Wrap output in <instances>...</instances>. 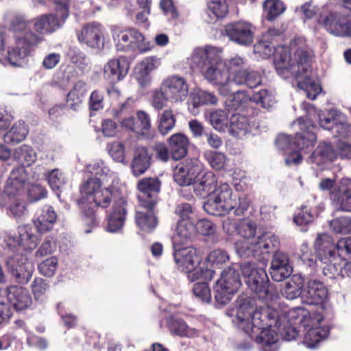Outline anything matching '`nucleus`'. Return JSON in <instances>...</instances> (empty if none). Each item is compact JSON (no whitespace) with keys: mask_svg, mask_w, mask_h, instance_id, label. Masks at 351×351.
Masks as SVG:
<instances>
[{"mask_svg":"<svg viewBox=\"0 0 351 351\" xmlns=\"http://www.w3.org/2000/svg\"><path fill=\"white\" fill-rule=\"evenodd\" d=\"M291 45L293 56L291 55L289 48L283 46L275 48L267 40L257 43L254 45V51L263 58L274 55L276 69L282 77H288L289 73L298 77L310 71L313 53L307 46L295 48V42L291 43Z\"/></svg>","mask_w":351,"mask_h":351,"instance_id":"obj_3","label":"nucleus"},{"mask_svg":"<svg viewBox=\"0 0 351 351\" xmlns=\"http://www.w3.org/2000/svg\"><path fill=\"white\" fill-rule=\"evenodd\" d=\"M330 329L328 326H314L308 329L304 336V343L308 348H314L327 338Z\"/></svg>","mask_w":351,"mask_h":351,"instance_id":"obj_38","label":"nucleus"},{"mask_svg":"<svg viewBox=\"0 0 351 351\" xmlns=\"http://www.w3.org/2000/svg\"><path fill=\"white\" fill-rule=\"evenodd\" d=\"M176 117L171 109L165 110L160 116L158 130L165 135L173 130L176 124Z\"/></svg>","mask_w":351,"mask_h":351,"instance_id":"obj_51","label":"nucleus"},{"mask_svg":"<svg viewBox=\"0 0 351 351\" xmlns=\"http://www.w3.org/2000/svg\"><path fill=\"white\" fill-rule=\"evenodd\" d=\"M241 285V280L234 269L229 267L224 269L213 287L216 301L221 304H227Z\"/></svg>","mask_w":351,"mask_h":351,"instance_id":"obj_12","label":"nucleus"},{"mask_svg":"<svg viewBox=\"0 0 351 351\" xmlns=\"http://www.w3.org/2000/svg\"><path fill=\"white\" fill-rule=\"evenodd\" d=\"M78 41L86 46L98 49L104 46V27L97 22H91L85 24L77 32Z\"/></svg>","mask_w":351,"mask_h":351,"instance_id":"obj_17","label":"nucleus"},{"mask_svg":"<svg viewBox=\"0 0 351 351\" xmlns=\"http://www.w3.org/2000/svg\"><path fill=\"white\" fill-rule=\"evenodd\" d=\"M296 123L300 125L301 132L295 135L293 140L285 134L278 135L276 140V145L281 149H295L285 158L286 165L288 166L300 164L302 160L300 152H304L305 149L313 147L317 139L313 131L315 125L311 120L308 118H299L293 123L294 125Z\"/></svg>","mask_w":351,"mask_h":351,"instance_id":"obj_8","label":"nucleus"},{"mask_svg":"<svg viewBox=\"0 0 351 351\" xmlns=\"http://www.w3.org/2000/svg\"><path fill=\"white\" fill-rule=\"evenodd\" d=\"M57 215L53 208L49 206H45L41 214L35 219L34 225L40 233H45L50 231L56 221Z\"/></svg>","mask_w":351,"mask_h":351,"instance_id":"obj_34","label":"nucleus"},{"mask_svg":"<svg viewBox=\"0 0 351 351\" xmlns=\"http://www.w3.org/2000/svg\"><path fill=\"white\" fill-rule=\"evenodd\" d=\"M233 195L230 185L221 182L204 204V208L210 215H224L228 213V207Z\"/></svg>","mask_w":351,"mask_h":351,"instance_id":"obj_14","label":"nucleus"},{"mask_svg":"<svg viewBox=\"0 0 351 351\" xmlns=\"http://www.w3.org/2000/svg\"><path fill=\"white\" fill-rule=\"evenodd\" d=\"M298 86L304 91L308 98L312 100L315 99L322 91L320 85L315 82L308 75H306L302 80H298Z\"/></svg>","mask_w":351,"mask_h":351,"instance_id":"obj_48","label":"nucleus"},{"mask_svg":"<svg viewBox=\"0 0 351 351\" xmlns=\"http://www.w3.org/2000/svg\"><path fill=\"white\" fill-rule=\"evenodd\" d=\"M136 126L138 128V134L145 138H152V134L150 132L151 119L149 115L143 110H138L136 113Z\"/></svg>","mask_w":351,"mask_h":351,"instance_id":"obj_47","label":"nucleus"},{"mask_svg":"<svg viewBox=\"0 0 351 351\" xmlns=\"http://www.w3.org/2000/svg\"><path fill=\"white\" fill-rule=\"evenodd\" d=\"M195 234L194 223L191 220H180L178 223L176 233L173 237V246L186 243Z\"/></svg>","mask_w":351,"mask_h":351,"instance_id":"obj_32","label":"nucleus"},{"mask_svg":"<svg viewBox=\"0 0 351 351\" xmlns=\"http://www.w3.org/2000/svg\"><path fill=\"white\" fill-rule=\"evenodd\" d=\"M169 144L173 160H180L186 155L189 139L184 134L181 133L174 134L169 138Z\"/></svg>","mask_w":351,"mask_h":351,"instance_id":"obj_33","label":"nucleus"},{"mask_svg":"<svg viewBox=\"0 0 351 351\" xmlns=\"http://www.w3.org/2000/svg\"><path fill=\"white\" fill-rule=\"evenodd\" d=\"M56 250V241L53 237H47L39 249L36 251L37 256H45L52 254Z\"/></svg>","mask_w":351,"mask_h":351,"instance_id":"obj_63","label":"nucleus"},{"mask_svg":"<svg viewBox=\"0 0 351 351\" xmlns=\"http://www.w3.org/2000/svg\"><path fill=\"white\" fill-rule=\"evenodd\" d=\"M252 98L254 101L260 103L265 108L272 107L276 102L274 97L271 94H269L268 91L265 89L254 93Z\"/></svg>","mask_w":351,"mask_h":351,"instance_id":"obj_57","label":"nucleus"},{"mask_svg":"<svg viewBox=\"0 0 351 351\" xmlns=\"http://www.w3.org/2000/svg\"><path fill=\"white\" fill-rule=\"evenodd\" d=\"M88 90L86 84L82 81L76 82L73 89L67 94L66 102L73 110H77Z\"/></svg>","mask_w":351,"mask_h":351,"instance_id":"obj_39","label":"nucleus"},{"mask_svg":"<svg viewBox=\"0 0 351 351\" xmlns=\"http://www.w3.org/2000/svg\"><path fill=\"white\" fill-rule=\"evenodd\" d=\"M286 10V6L280 0H265L263 3V10L267 20L274 21Z\"/></svg>","mask_w":351,"mask_h":351,"instance_id":"obj_43","label":"nucleus"},{"mask_svg":"<svg viewBox=\"0 0 351 351\" xmlns=\"http://www.w3.org/2000/svg\"><path fill=\"white\" fill-rule=\"evenodd\" d=\"M337 157V152L335 151L330 143H320L309 158V162L317 166L328 162H332Z\"/></svg>","mask_w":351,"mask_h":351,"instance_id":"obj_31","label":"nucleus"},{"mask_svg":"<svg viewBox=\"0 0 351 351\" xmlns=\"http://www.w3.org/2000/svg\"><path fill=\"white\" fill-rule=\"evenodd\" d=\"M167 98L173 101H182L189 94V86L184 78L178 75L168 77L162 84Z\"/></svg>","mask_w":351,"mask_h":351,"instance_id":"obj_20","label":"nucleus"},{"mask_svg":"<svg viewBox=\"0 0 351 351\" xmlns=\"http://www.w3.org/2000/svg\"><path fill=\"white\" fill-rule=\"evenodd\" d=\"M7 299L17 311L28 308L32 303L29 291L19 286H11L7 289Z\"/></svg>","mask_w":351,"mask_h":351,"instance_id":"obj_24","label":"nucleus"},{"mask_svg":"<svg viewBox=\"0 0 351 351\" xmlns=\"http://www.w3.org/2000/svg\"><path fill=\"white\" fill-rule=\"evenodd\" d=\"M230 132L238 138L245 136L250 130L247 118L240 114H233L230 120Z\"/></svg>","mask_w":351,"mask_h":351,"instance_id":"obj_42","label":"nucleus"},{"mask_svg":"<svg viewBox=\"0 0 351 351\" xmlns=\"http://www.w3.org/2000/svg\"><path fill=\"white\" fill-rule=\"evenodd\" d=\"M221 51L216 47L206 46L195 48L191 60L197 66L205 78L218 86L219 91L224 96L234 94V98L241 94L234 88V77L230 80L226 64L221 57Z\"/></svg>","mask_w":351,"mask_h":351,"instance_id":"obj_4","label":"nucleus"},{"mask_svg":"<svg viewBox=\"0 0 351 351\" xmlns=\"http://www.w3.org/2000/svg\"><path fill=\"white\" fill-rule=\"evenodd\" d=\"M122 184L115 174L108 176V178L101 180L89 179L81 187V198L79 204L94 202L102 208L108 207L111 201L119 199L121 195Z\"/></svg>","mask_w":351,"mask_h":351,"instance_id":"obj_7","label":"nucleus"},{"mask_svg":"<svg viewBox=\"0 0 351 351\" xmlns=\"http://www.w3.org/2000/svg\"><path fill=\"white\" fill-rule=\"evenodd\" d=\"M318 23L329 34L338 37H351V22L343 15L336 12L321 13Z\"/></svg>","mask_w":351,"mask_h":351,"instance_id":"obj_13","label":"nucleus"},{"mask_svg":"<svg viewBox=\"0 0 351 351\" xmlns=\"http://www.w3.org/2000/svg\"><path fill=\"white\" fill-rule=\"evenodd\" d=\"M231 315L234 324L265 351H278V333L287 337L275 319V309L258 304L255 298L239 297Z\"/></svg>","mask_w":351,"mask_h":351,"instance_id":"obj_1","label":"nucleus"},{"mask_svg":"<svg viewBox=\"0 0 351 351\" xmlns=\"http://www.w3.org/2000/svg\"><path fill=\"white\" fill-rule=\"evenodd\" d=\"M250 202L247 196H237L234 194L228 207V213L233 211L234 215H241L248 209Z\"/></svg>","mask_w":351,"mask_h":351,"instance_id":"obj_49","label":"nucleus"},{"mask_svg":"<svg viewBox=\"0 0 351 351\" xmlns=\"http://www.w3.org/2000/svg\"><path fill=\"white\" fill-rule=\"evenodd\" d=\"M173 253L175 262L182 271L188 274L190 281L197 279L210 280L213 276V271L209 269H204L199 264V257L196 249L192 247L178 248L176 246Z\"/></svg>","mask_w":351,"mask_h":351,"instance_id":"obj_9","label":"nucleus"},{"mask_svg":"<svg viewBox=\"0 0 351 351\" xmlns=\"http://www.w3.org/2000/svg\"><path fill=\"white\" fill-rule=\"evenodd\" d=\"M157 66V60L154 57H147L136 64L134 68V77L142 87L150 84V74Z\"/></svg>","mask_w":351,"mask_h":351,"instance_id":"obj_27","label":"nucleus"},{"mask_svg":"<svg viewBox=\"0 0 351 351\" xmlns=\"http://www.w3.org/2000/svg\"><path fill=\"white\" fill-rule=\"evenodd\" d=\"M10 210L16 218H20L27 213L26 204L21 198H16L10 206Z\"/></svg>","mask_w":351,"mask_h":351,"instance_id":"obj_64","label":"nucleus"},{"mask_svg":"<svg viewBox=\"0 0 351 351\" xmlns=\"http://www.w3.org/2000/svg\"><path fill=\"white\" fill-rule=\"evenodd\" d=\"M87 171L95 176H99V178H97L99 180H101L104 178L106 180L108 176L114 174L111 172L107 167L104 165L101 161L95 162L92 164H89L86 166Z\"/></svg>","mask_w":351,"mask_h":351,"instance_id":"obj_56","label":"nucleus"},{"mask_svg":"<svg viewBox=\"0 0 351 351\" xmlns=\"http://www.w3.org/2000/svg\"><path fill=\"white\" fill-rule=\"evenodd\" d=\"M332 132L335 137L351 140V124L346 122H335L332 128Z\"/></svg>","mask_w":351,"mask_h":351,"instance_id":"obj_58","label":"nucleus"},{"mask_svg":"<svg viewBox=\"0 0 351 351\" xmlns=\"http://www.w3.org/2000/svg\"><path fill=\"white\" fill-rule=\"evenodd\" d=\"M219 184L213 172H206L194 182V191L202 197H210Z\"/></svg>","mask_w":351,"mask_h":351,"instance_id":"obj_29","label":"nucleus"},{"mask_svg":"<svg viewBox=\"0 0 351 351\" xmlns=\"http://www.w3.org/2000/svg\"><path fill=\"white\" fill-rule=\"evenodd\" d=\"M152 210L147 209L146 211L137 210L136 213V223L142 231L150 232L157 226V219Z\"/></svg>","mask_w":351,"mask_h":351,"instance_id":"obj_36","label":"nucleus"},{"mask_svg":"<svg viewBox=\"0 0 351 351\" xmlns=\"http://www.w3.org/2000/svg\"><path fill=\"white\" fill-rule=\"evenodd\" d=\"M205 117L213 128L217 131H224L229 126L228 114L223 110L207 111Z\"/></svg>","mask_w":351,"mask_h":351,"instance_id":"obj_41","label":"nucleus"},{"mask_svg":"<svg viewBox=\"0 0 351 351\" xmlns=\"http://www.w3.org/2000/svg\"><path fill=\"white\" fill-rule=\"evenodd\" d=\"M278 239L270 232H264L250 242H237L235 247L241 257L267 254L278 245Z\"/></svg>","mask_w":351,"mask_h":351,"instance_id":"obj_11","label":"nucleus"},{"mask_svg":"<svg viewBox=\"0 0 351 351\" xmlns=\"http://www.w3.org/2000/svg\"><path fill=\"white\" fill-rule=\"evenodd\" d=\"M134 156L131 164L132 172L134 176L143 174L150 166L151 157L146 147L135 145Z\"/></svg>","mask_w":351,"mask_h":351,"instance_id":"obj_30","label":"nucleus"},{"mask_svg":"<svg viewBox=\"0 0 351 351\" xmlns=\"http://www.w3.org/2000/svg\"><path fill=\"white\" fill-rule=\"evenodd\" d=\"M107 151L114 160L123 162L125 158V147L122 143L113 141L107 145Z\"/></svg>","mask_w":351,"mask_h":351,"instance_id":"obj_54","label":"nucleus"},{"mask_svg":"<svg viewBox=\"0 0 351 351\" xmlns=\"http://www.w3.org/2000/svg\"><path fill=\"white\" fill-rule=\"evenodd\" d=\"M331 201L336 204L339 210L351 211V179L343 178L337 186L330 193Z\"/></svg>","mask_w":351,"mask_h":351,"instance_id":"obj_21","label":"nucleus"},{"mask_svg":"<svg viewBox=\"0 0 351 351\" xmlns=\"http://www.w3.org/2000/svg\"><path fill=\"white\" fill-rule=\"evenodd\" d=\"M194 295L205 302H209L211 300L210 288L206 282L195 283L193 288Z\"/></svg>","mask_w":351,"mask_h":351,"instance_id":"obj_59","label":"nucleus"},{"mask_svg":"<svg viewBox=\"0 0 351 351\" xmlns=\"http://www.w3.org/2000/svg\"><path fill=\"white\" fill-rule=\"evenodd\" d=\"M14 157L19 162L27 166L33 164L37 158L36 153L34 149L25 144L14 150Z\"/></svg>","mask_w":351,"mask_h":351,"instance_id":"obj_44","label":"nucleus"},{"mask_svg":"<svg viewBox=\"0 0 351 351\" xmlns=\"http://www.w3.org/2000/svg\"><path fill=\"white\" fill-rule=\"evenodd\" d=\"M303 310L301 308L291 309H275V319L278 321L282 330L287 335L286 340L291 341L298 336L294 326L300 323L304 317Z\"/></svg>","mask_w":351,"mask_h":351,"instance_id":"obj_15","label":"nucleus"},{"mask_svg":"<svg viewBox=\"0 0 351 351\" xmlns=\"http://www.w3.org/2000/svg\"><path fill=\"white\" fill-rule=\"evenodd\" d=\"M168 327L170 332L180 337H194L198 335V331L189 328L181 319L171 317L168 320Z\"/></svg>","mask_w":351,"mask_h":351,"instance_id":"obj_40","label":"nucleus"},{"mask_svg":"<svg viewBox=\"0 0 351 351\" xmlns=\"http://www.w3.org/2000/svg\"><path fill=\"white\" fill-rule=\"evenodd\" d=\"M303 293L309 304H318L326 298L328 291L322 282L311 279L307 282Z\"/></svg>","mask_w":351,"mask_h":351,"instance_id":"obj_28","label":"nucleus"},{"mask_svg":"<svg viewBox=\"0 0 351 351\" xmlns=\"http://www.w3.org/2000/svg\"><path fill=\"white\" fill-rule=\"evenodd\" d=\"M254 27L245 21H238L226 27V32L229 38L239 44L246 45L253 41Z\"/></svg>","mask_w":351,"mask_h":351,"instance_id":"obj_22","label":"nucleus"},{"mask_svg":"<svg viewBox=\"0 0 351 351\" xmlns=\"http://www.w3.org/2000/svg\"><path fill=\"white\" fill-rule=\"evenodd\" d=\"M239 267L245 283L253 292L258 294L260 299L268 302L275 298L276 294L269 285V279L263 268L250 262L241 263Z\"/></svg>","mask_w":351,"mask_h":351,"instance_id":"obj_10","label":"nucleus"},{"mask_svg":"<svg viewBox=\"0 0 351 351\" xmlns=\"http://www.w3.org/2000/svg\"><path fill=\"white\" fill-rule=\"evenodd\" d=\"M208 9L216 19L223 18L228 12V5L226 0H208Z\"/></svg>","mask_w":351,"mask_h":351,"instance_id":"obj_55","label":"nucleus"},{"mask_svg":"<svg viewBox=\"0 0 351 351\" xmlns=\"http://www.w3.org/2000/svg\"><path fill=\"white\" fill-rule=\"evenodd\" d=\"M29 183L28 171L23 166L18 167L10 172L4 192L9 197L21 195Z\"/></svg>","mask_w":351,"mask_h":351,"instance_id":"obj_18","label":"nucleus"},{"mask_svg":"<svg viewBox=\"0 0 351 351\" xmlns=\"http://www.w3.org/2000/svg\"><path fill=\"white\" fill-rule=\"evenodd\" d=\"M302 280L300 278L289 279L281 290L282 294L288 300H294L302 293Z\"/></svg>","mask_w":351,"mask_h":351,"instance_id":"obj_45","label":"nucleus"},{"mask_svg":"<svg viewBox=\"0 0 351 351\" xmlns=\"http://www.w3.org/2000/svg\"><path fill=\"white\" fill-rule=\"evenodd\" d=\"M2 239L7 252L8 268L19 283L28 282L32 278L34 267L32 263L27 261L23 251L35 249L38 243V238L33 233L31 228L21 226L18 228L17 235L5 232Z\"/></svg>","mask_w":351,"mask_h":351,"instance_id":"obj_2","label":"nucleus"},{"mask_svg":"<svg viewBox=\"0 0 351 351\" xmlns=\"http://www.w3.org/2000/svg\"><path fill=\"white\" fill-rule=\"evenodd\" d=\"M314 248L323 274L332 278L339 270L336 251L339 256H351V237L341 239L335 243L330 236L320 234L315 241Z\"/></svg>","mask_w":351,"mask_h":351,"instance_id":"obj_6","label":"nucleus"},{"mask_svg":"<svg viewBox=\"0 0 351 351\" xmlns=\"http://www.w3.org/2000/svg\"><path fill=\"white\" fill-rule=\"evenodd\" d=\"M202 171V165L197 160H191L185 164H180L174 169L173 178L180 186L194 184Z\"/></svg>","mask_w":351,"mask_h":351,"instance_id":"obj_19","label":"nucleus"},{"mask_svg":"<svg viewBox=\"0 0 351 351\" xmlns=\"http://www.w3.org/2000/svg\"><path fill=\"white\" fill-rule=\"evenodd\" d=\"M234 86L245 84L250 88L256 87L261 83L260 74L254 71H239L234 75Z\"/></svg>","mask_w":351,"mask_h":351,"instance_id":"obj_37","label":"nucleus"},{"mask_svg":"<svg viewBox=\"0 0 351 351\" xmlns=\"http://www.w3.org/2000/svg\"><path fill=\"white\" fill-rule=\"evenodd\" d=\"M330 228L336 233H351V218L341 217L335 219L330 221Z\"/></svg>","mask_w":351,"mask_h":351,"instance_id":"obj_53","label":"nucleus"},{"mask_svg":"<svg viewBox=\"0 0 351 351\" xmlns=\"http://www.w3.org/2000/svg\"><path fill=\"white\" fill-rule=\"evenodd\" d=\"M129 69L125 58L112 59L104 67V77L111 82H119L128 74Z\"/></svg>","mask_w":351,"mask_h":351,"instance_id":"obj_23","label":"nucleus"},{"mask_svg":"<svg viewBox=\"0 0 351 351\" xmlns=\"http://www.w3.org/2000/svg\"><path fill=\"white\" fill-rule=\"evenodd\" d=\"M125 201L123 198L116 200L108 215L107 230L115 232L122 228L126 216Z\"/></svg>","mask_w":351,"mask_h":351,"instance_id":"obj_26","label":"nucleus"},{"mask_svg":"<svg viewBox=\"0 0 351 351\" xmlns=\"http://www.w3.org/2000/svg\"><path fill=\"white\" fill-rule=\"evenodd\" d=\"M160 181L157 178H145L138 182L140 194L138 198L143 208L152 209L156 204L157 194L160 191Z\"/></svg>","mask_w":351,"mask_h":351,"instance_id":"obj_16","label":"nucleus"},{"mask_svg":"<svg viewBox=\"0 0 351 351\" xmlns=\"http://www.w3.org/2000/svg\"><path fill=\"white\" fill-rule=\"evenodd\" d=\"M291 271L288 256L282 252H276L274 255L270 267L271 278L276 282H281L289 277Z\"/></svg>","mask_w":351,"mask_h":351,"instance_id":"obj_25","label":"nucleus"},{"mask_svg":"<svg viewBox=\"0 0 351 351\" xmlns=\"http://www.w3.org/2000/svg\"><path fill=\"white\" fill-rule=\"evenodd\" d=\"M58 267V260L55 257L45 259L38 265V269L41 274L51 277L54 275Z\"/></svg>","mask_w":351,"mask_h":351,"instance_id":"obj_60","label":"nucleus"},{"mask_svg":"<svg viewBox=\"0 0 351 351\" xmlns=\"http://www.w3.org/2000/svg\"><path fill=\"white\" fill-rule=\"evenodd\" d=\"M26 23L21 19H14L11 23V29L14 32L15 46L5 51L4 36L0 31V63L14 66H23L26 58L29 56L33 46L36 45L40 39L27 32Z\"/></svg>","mask_w":351,"mask_h":351,"instance_id":"obj_5","label":"nucleus"},{"mask_svg":"<svg viewBox=\"0 0 351 351\" xmlns=\"http://www.w3.org/2000/svg\"><path fill=\"white\" fill-rule=\"evenodd\" d=\"M192 102L195 107L201 104L215 105L217 102V99L213 93L199 91L193 96Z\"/></svg>","mask_w":351,"mask_h":351,"instance_id":"obj_61","label":"nucleus"},{"mask_svg":"<svg viewBox=\"0 0 351 351\" xmlns=\"http://www.w3.org/2000/svg\"><path fill=\"white\" fill-rule=\"evenodd\" d=\"M47 181L53 191H58L65 183L63 174L58 169H53L49 173Z\"/></svg>","mask_w":351,"mask_h":351,"instance_id":"obj_62","label":"nucleus"},{"mask_svg":"<svg viewBox=\"0 0 351 351\" xmlns=\"http://www.w3.org/2000/svg\"><path fill=\"white\" fill-rule=\"evenodd\" d=\"M28 130L25 122L18 121L5 134L3 140L5 143L15 145L23 141L26 138Z\"/></svg>","mask_w":351,"mask_h":351,"instance_id":"obj_35","label":"nucleus"},{"mask_svg":"<svg viewBox=\"0 0 351 351\" xmlns=\"http://www.w3.org/2000/svg\"><path fill=\"white\" fill-rule=\"evenodd\" d=\"M205 158L210 165L216 170L223 169L228 162L227 157L221 152H208L205 154Z\"/></svg>","mask_w":351,"mask_h":351,"instance_id":"obj_52","label":"nucleus"},{"mask_svg":"<svg viewBox=\"0 0 351 351\" xmlns=\"http://www.w3.org/2000/svg\"><path fill=\"white\" fill-rule=\"evenodd\" d=\"M111 31L113 39L119 50H125L127 47L132 45L130 30L120 31L117 27L112 26Z\"/></svg>","mask_w":351,"mask_h":351,"instance_id":"obj_50","label":"nucleus"},{"mask_svg":"<svg viewBox=\"0 0 351 351\" xmlns=\"http://www.w3.org/2000/svg\"><path fill=\"white\" fill-rule=\"evenodd\" d=\"M238 234L244 239L239 242H250L255 239L256 237V223L247 219L240 221L238 223Z\"/></svg>","mask_w":351,"mask_h":351,"instance_id":"obj_46","label":"nucleus"}]
</instances>
